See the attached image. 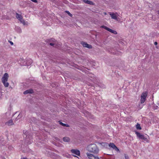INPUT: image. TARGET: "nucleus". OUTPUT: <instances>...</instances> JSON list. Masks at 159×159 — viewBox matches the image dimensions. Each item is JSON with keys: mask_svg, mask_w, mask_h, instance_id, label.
Masks as SVG:
<instances>
[{"mask_svg": "<svg viewBox=\"0 0 159 159\" xmlns=\"http://www.w3.org/2000/svg\"><path fill=\"white\" fill-rule=\"evenodd\" d=\"M23 137L25 139V142L28 144H29L32 142V136L30 134L28 131L26 130L23 131Z\"/></svg>", "mask_w": 159, "mask_h": 159, "instance_id": "f257e3e1", "label": "nucleus"}, {"mask_svg": "<svg viewBox=\"0 0 159 159\" xmlns=\"http://www.w3.org/2000/svg\"><path fill=\"white\" fill-rule=\"evenodd\" d=\"M87 149L90 152L94 153H97L99 151V149L95 144H91L87 147Z\"/></svg>", "mask_w": 159, "mask_h": 159, "instance_id": "f03ea898", "label": "nucleus"}, {"mask_svg": "<svg viewBox=\"0 0 159 159\" xmlns=\"http://www.w3.org/2000/svg\"><path fill=\"white\" fill-rule=\"evenodd\" d=\"M8 76V74L7 73H5L2 79V82L5 87H8L9 85V83L7 82Z\"/></svg>", "mask_w": 159, "mask_h": 159, "instance_id": "7ed1b4c3", "label": "nucleus"}, {"mask_svg": "<svg viewBox=\"0 0 159 159\" xmlns=\"http://www.w3.org/2000/svg\"><path fill=\"white\" fill-rule=\"evenodd\" d=\"M147 95V92H146L143 93L141 97V103H143L146 100Z\"/></svg>", "mask_w": 159, "mask_h": 159, "instance_id": "20e7f679", "label": "nucleus"}, {"mask_svg": "<svg viewBox=\"0 0 159 159\" xmlns=\"http://www.w3.org/2000/svg\"><path fill=\"white\" fill-rule=\"evenodd\" d=\"M135 134H136L137 136L139 138L143 139L145 141H147V139L144 136V135L141 134L140 133L136 131Z\"/></svg>", "mask_w": 159, "mask_h": 159, "instance_id": "39448f33", "label": "nucleus"}, {"mask_svg": "<svg viewBox=\"0 0 159 159\" xmlns=\"http://www.w3.org/2000/svg\"><path fill=\"white\" fill-rule=\"evenodd\" d=\"M16 18L20 21L21 23L23 24V25H25V21L24 20H23L22 16L17 13H16Z\"/></svg>", "mask_w": 159, "mask_h": 159, "instance_id": "423d86ee", "label": "nucleus"}, {"mask_svg": "<svg viewBox=\"0 0 159 159\" xmlns=\"http://www.w3.org/2000/svg\"><path fill=\"white\" fill-rule=\"evenodd\" d=\"M101 27L105 29V30H107V31H109V32H110L112 33H113L115 34H117V32L116 31L114 30H112L111 29H110L104 25L102 26H101Z\"/></svg>", "mask_w": 159, "mask_h": 159, "instance_id": "0eeeda50", "label": "nucleus"}, {"mask_svg": "<svg viewBox=\"0 0 159 159\" xmlns=\"http://www.w3.org/2000/svg\"><path fill=\"white\" fill-rule=\"evenodd\" d=\"M110 15L112 19L115 20L117 21H119L120 20V18L117 17L115 13H111L110 12Z\"/></svg>", "mask_w": 159, "mask_h": 159, "instance_id": "6e6552de", "label": "nucleus"}, {"mask_svg": "<svg viewBox=\"0 0 159 159\" xmlns=\"http://www.w3.org/2000/svg\"><path fill=\"white\" fill-rule=\"evenodd\" d=\"M87 155L88 157L90 159H99L98 157L94 156L92 154L89 153H87Z\"/></svg>", "mask_w": 159, "mask_h": 159, "instance_id": "1a4fd4ad", "label": "nucleus"}, {"mask_svg": "<svg viewBox=\"0 0 159 159\" xmlns=\"http://www.w3.org/2000/svg\"><path fill=\"white\" fill-rule=\"evenodd\" d=\"M81 44L84 47L87 48H92V46L91 45L85 42H81Z\"/></svg>", "mask_w": 159, "mask_h": 159, "instance_id": "9d476101", "label": "nucleus"}, {"mask_svg": "<svg viewBox=\"0 0 159 159\" xmlns=\"http://www.w3.org/2000/svg\"><path fill=\"white\" fill-rule=\"evenodd\" d=\"M6 125L10 126L14 125V123L12 120L10 119L5 123Z\"/></svg>", "mask_w": 159, "mask_h": 159, "instance_id": "9b49d317", "label": "nucleus"}, {"mask_svg": "<svg viewBox=\"0 0 159 159\" xmlns=\"http://www.w3.org/2000/svg\"><path fill=\"white\" fill-rule=\"evenodd\" d=\"M71 151L72 153L75 154L77 156L80 155V151L78 150L72 149Z\"/></svg>", "mask_w": 159, "mask_h": 159, "instance_id": "f8f14e48", "label": "nucleus"}, {"mask_svg": "<svg viewBox=\"0 0 159 159\" xmlns=\"http://www.w3.org/2000/svg\"><path fill=\"white\" fill-rule=\"evenodd\" d=\"M34 93V91L32 89H29L25 91L24 92V94H26L28 93Z\"/></svg>", "mask_w": 159, "mask_h": 159, "instance_id": "ddd939ff", "label": "nucleus"}, {"mask_svg": "<svg viewBox=\"0 0 159 159\" xmlns=\"http://www.w3.org/2000/svg\"><path fill=\"white\" fill-rule=\"evenodd\" d=\"M83 1L85 3L89 5H93L94 3L93 2L88 0H83Z\"/></svg>", "mask_w": 159, "mask_h": 159, "instance_id": "4468645a", "label": "nucleus"}, {"mask_svg": "<svg viewBox=\"0 0 159 159\" xmlns=\"http://www.w3.org/2000/svg\"><path fill=\"white\" fill-rule=\"evenodd\" d=\"M64 141L65 142H68L70 141V139L69 137H64L63 138Z\"/></svg>", "mask_w": 159, "mask_h": 159, "instance_id": "2eb2a0df", "label": "nucleus"}, {"mask_svg": "<svg viewBox=\"0 0 159 159\" xmlns=\"http://www.w3.org/2000/svg\"><path fill=\"white\" fill-rule=\"evenodd\" d=\"M109 147H111L113 149L116 146V145L113 143H110L109 144Z\"/></svg>", "mask_w": 159, "mask_h": 159, "instance_id": "dca6fc26", "label": "nucleus"}, {"mask_svg": "<svg viewBox=\"0 0 159 159\" xmlns=\"http://www.w3.org/2000/svg\"><path fill=\"white\" fill-rule=\"evenodd\" d=\"M60 124L63 126H66L67 127H69V125L68 124L63 123L62 122H60Z\"/></svg>", "mask_w": 159, "mask_h": 159, "instance_id": "f3484780", "label": "nucleus"}, {"mask_svg": "<svg viewBox=\"0 0 159 159\" xmlns=\"http://www.w3.org/2000/svg\"><path fill=\"white\" fill-rule=\"evenodd\" d=\"M136 127L137 129H141V128L140 126V125L139 124H137L136 125Z\"/></svg>", "mask_w": 159, "mask_h": 159, "instance_id": "a211bd4d", "label": "nucleus"}, {"mask_svg": "<svg viewBox=\"0 0 159 159\" xmlns=\"http://www.w3.org/2000/svg\"><path fill=\"white\" fill-rule=\"evenodd\" d=\"M49 44L52 46H53L55 47H57V45L55 43H50Z\"/></svg>", "mask_w": 159, "mask_h": 159, "instance_id": "6ab92c4d", "label": "nucleus"}, {"mask_svg": "<svg viewBox=\"0 0 159 159\" xmlns=\"http://www.w3.org/2000/svg\"><path fill=\"white\" fill-rule=\"evenodd\" d=\"M111 52L112 53H113V54H117V51H114V50H112Z\"/></svg>", "mask_w": 159, "mask_h": 159, "instance_id": "aec40b11", "label": "nucleus"}, {"mask_svg": "<svg viewBox=\"0 0 159 159\" xmlns=\"http://www.w3.org/2000/svg\"><path fill=\"white\" fill-rule=\"evenodd\" d=\"M65 12L66 13L70 16H72V15L68 11H66Z\"/></svg>", "mask_w": 159, "mask_h": 159, "instance_id": "412c9836", "label": "nucleus"}, {"mask_svg": "<svg viewBox=\"0 0 159 159\" xmlns=\"http://www.w3.org/2000/svg\"><path fill=\"white\" fill-rule=\"evenodd\" d=\"M113 149H115L116 151H117V152L120 151L119 149L116 146H115V148H113Z\"/></svg>", "mask_w": 159, "mask_h": 159, "instance_id": "4be33fe9", "label": "nucleus"}, {"mask_svg": "<svg viewBox=\"0 0 159 159\" xmlns=\"http://www.w3.org/2000/svg\"><path fill=\"white\" fill-rule=\"evenodd\" d=\"M125 159H129V157L126 154L125 155Z\"/></svg>", "mask_w": 159, "mask_h": 159, "instance_id": "5701e85b", "label": "nucleus"}, {"mask_svg": "<svg viewBox=\"0 0 159 159\" xmlns=\"http://www.w3.org/2000/svg\"><path fill=\"white\" fill-rule=\"evenodd\" d=\"M33 2H34L35 3H37L38 2L37 1V0H30Z\"/></svg>", "mask_w": 159, "mask_h": 159, "instance_id": "b1692460", "label": "nucleus"}, {"mask_svg": "<svg viewBox=\"0 0 159 159\" xmlns=\"http://www.w3.org/2000/svg\"><path fill=\"white\" fill-rule=\"evenodd\" d=\"M11 45H13V43L11 41H9Z\"/></svg>", "mask_w": 159, "mask_h": 159, "instance_id": "393cba45", "label": "nucleus"}, {"mask_svg": "<svg viewBox=\"0 0 159 159\" xmlns=\"http://www.w3.org/2000/svg\"><path fill=\"white\" fill-rule=\"evenodd\" d=\"M154 44L155 45H157V42H154Z\"/></svg>", "mask_w": 159, "mask_h": 159, "instance_id": "a878e982", "label": "nucleus"}, {"mask_svg": "<svg viewBox=\"0 0 159 159\" xmlns=\"http://www.w3.org/2000/svg\"><path fill=\"white\" fill-rule=\"evenodd\" d=\"M32 63V61L31 60H30V64H31Z\"/></svg>", "mask_w": 159, "mask_h": 159, "instance_id": "bb28decb", "label": "nucleus"}, {"mask_svg": "<svg viewBox=\"0 0 159 159\" xmlns=\"http://www.w3.org/2000/svg\"><path fill=\"white\" fill-rule=\"evenodd\" d=\"M21 159H28L27 158H22Z\"/></svg>", "mask_w": 159, "mask_h": 159, "instance_id": "cd10ccee", "label": "nucleus"}, {"mask_svg": "<svg viewBox=\"0 0 159 159\" xmlns=\"http://www.w3.org/2000/svg\"><path fill=\"white\" fill-rule=\"evenodd\" d=\"M104 14H105V15H106V12H105V13H104Z\"/></svg>", "mask_w": 159, "mask_h": 159, "instance_id": "c85d7f7f", "label": "nucleus"}, {"mask_svg": "<svg viewBox=\"0 0 159 159\" xmlns=\"http://www.w3.org/2000/svg\"><path fill=\"white\" fill-rule=\"evenodd\" d=\"M158 14H159V11H158Z\"/></svg>", "mask_w": 159, "mask_h": 159, "instance_id": "c756f323", "label": "nucleus"}, {"mask_svg": "<svg viewBox=\"0 0 159 159\" xmlns=\"http://www.w3.org/2000/svg\"><path fill=\"white\" fill-rule=\"evenodd\" d=\"M73 156L74 157H76L75 156H74V155Z\"/></svg>", "mask_w": 159, "mask_h": 159, "instance_id": "7c9ffc66", "label": "nucleus"}, {"mask_svg": "<svg viewBox=\"0 0 159 159\" xmlns=\"http://www.w3.org/2000/svg\"><path fill=\"white\" fill-rule=\"evenodd\" d=\"M158 105H159V103L158 104Z\"/></svg>", "mask_w": 159, "mask_h": 159, "instance_id": "2f4dec72", "label": "nucleus"}]
</instances>
